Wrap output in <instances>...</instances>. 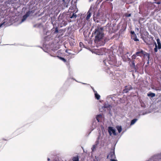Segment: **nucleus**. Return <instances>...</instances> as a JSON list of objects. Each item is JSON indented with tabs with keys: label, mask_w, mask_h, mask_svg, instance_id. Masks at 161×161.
Segmentation results:
<instances>
[{
	"label": "nucleus",
	"mask_w": 161,
	"mask_h": 161,
	"mask_svg": "<svg viewBox=\"0 0 161 161\" xmlns=\"http://www.w3.org/2000/svg\"><path fill=\"white\" fill-rule=\"evenodd\" d=\"M103 28L102 27H98L95 29L94 34L95 35V40L99 41L103 37Z\"/></svg>",
	"instance_id": "nucleus-1"
},
{
	"label": "nucleus",
	"mask_w": 161,
	"mask_h": 161,
	"mask_svg": "<svg viewBox=\"0 0 161 161\" xmlns=\"http://www.w3.org/2000/svg\"><path fill=\"white\" fill-rule=\"evenodd\" d=\"M103 62L106 65L108 66L107 64L112 65H115L117 61L114 57L112 56L109 57V58L107 60H104Z\"/></svg>",
	"instance_id": "nucleus-2"
},
{
	"label": "nucleus",
	"mask_w": 161,
	"mask_h": 161,
	"mask_svg": "<svg viewBox=\"0 0 161 161\" xmlns=\"http://www.w3.org/2000/svg\"><path fill=\"white\" fill-rule=\"evenodd\" d=\"M115 156L114 153V148L112 149L108 155L107 156V158H110L111 161H117L114 159Z\"/></svg>",
	"instance_id": "nucleus-3"
},
{
	"label": "nucleus",
	"mask_w": 161,
	"mask_h": 161,
	"mask_svg": "<svg viewBox=\"0 0 161 161\" xmlns=\"http://www.w3.org/2000/svg\"><path fill=\"white\" fill-rule=\"evenodd\" d=\"M128 61H129V64L132 69H134L136 71V70L135 65V62L134 60H131L130 58L127 57Z\"/></svg>",
	"instance_id": "nucleus-4"
},
{
	"label": "nucleus",
	"mask_w": 161,
	"mask_h": 161,
	"mask_svg": "<svg viewBox=\"0 0 161 161\" xmlns=\"http://www.w3.org/2000/svg\"><path fill=\"white\" fill-rule=\"evenodd\" d=\"M135 53L137 56H139L141 57H145L147 53L143 51L142 49H139Z\"/></svg>",
	"instance_id": "nucleus-5"
},
{
	"label": "nucleus",
	"mask_w": 161,
	"mask_h": 161,
	"mask_svg": "<svg viewBox=\"0 0 161 161\" xmlns=\"http://www.w3.org/2000/svg\"><path fill=\"white\" fill-rule=\"evenodd\" d=\"M31 13H33L32 11H29L27 12L26 14L23 17V18L21 20V22H22L25 20L27 17L29 16Z\"/></svg>",
	"instance_id": "nucleus-6"
},
{
	"label": "nucleus",
	"mask_w": 161,
	"mask_h": 161,
	"mask_svg": "<svg viewBox=\"0 0 161 161\" xmlns=\"http://www.w3.org/2000/svg\"><path fill=\"white\" fill-rule=\"evenodd\" d=\"M108 131L110 135H112V132L113 133L114 135H116L115 130L114 129H113V127H109L108 128Z\"/></svg>",
	"instance_id": "nucleus-7"
},
{
	"label": "nucleus",
	"mask_w": 161,
	"mask_h": 161,
	"mask_svg": "<svg viewBox=\"0 0 161 161\" xmlns=\"http://www.w3.org/2000/svg\"><path fill=\"white\" fill-rule=\"evenodd\" d=\"M8 22L9 21L7 22V20L6 19H4L3 22L0 24V28L8 26L9 25Z\"/></svg>",
	"instance_id": "nucleus-8"
},
{
	"label": "nucleus",
	"mask_w": 161,
	"mask_h": 161,
	"mask_svg": "<svg viewBox=\"0 0 161 161\" xmlns=\"http://www.w3.org/2000/svg\"><path fill=\"white\" fill-rule=\"evenodd\" d=\"M76 12H75V11L74 10L73 11H72L71 13H73L72 14H71V13H70L69 15V17L71 19H75L77 17V15L76 14H75V13H76Z\"/></svg>",
	"instance_id": "nucleus-9"
},
{
	"label": "nucleus",
	"mask_w": 161,
	"mask_h": 161,
	"mask_svg": "<svg viewBox=\"0 0 161 161\" xmlns=\"http://www.w3.org/2000/svg\"><path fill=\"white\" fill-rule=\"evenodd\" d=\"M132 89V87L131 86H126L125 89L123 91L124 92L127 93L129 91Z\"/></svg>",
	"instance_id": "nucleus-10"
},
{
	"label": "nucleus",
	"mask_w": 161,
	"mask_h": 161,
	"mask_svg": "<svg viewBox=\"0 0 161 161\" xmlns=\"http://www.w3.org/2000/svg\"><path fill=\"white\" fill-rule=\"evenodd\" d=\"M87 14L86 19V20H88L90 19L91 15V9H90L88 10V11L87 12Z\"/></svg>",
	"instance_id": "nucleus-11"
},
{
	"label": "nucleus",
	"mask_w": 161,
	"mask_h": 161,
	"mask_svg": "<svg viewBox=\"0 0 161 161\" xmlns=\"http://www.w3.org/2000/svg\"><path fill=\"white\" fill-rule=\"evenodd\" d=\"M157 44L158 45V48L159 49H161V43L160 41V40L159 38H158L156 40Z\"/></svg>",
	"instance_id": "nucleus-12"
},
{
	"label": "nucleus",
	"mask_w": 161,
	"mask_h": 161,
	"mask_svg": "<svg viewBox=\"0 0 161 161\" xmlns=\"http://www.w3.org/2000/svg\"><path fill=\"white\" fill-rule=\"evenodd\" d=\"M131 38L135 41H139L137 38L136 35H131Z\"/></svg>",
	"instance_id": "nucleus-13"
},
{
	"label": "nucleus",
	"mask_w": 161,
	"mask_h": 161,
	"mask_svg": "<svg viewBox=\"0 0 161 161\" xmlns=\"http://www.w3.org/2000/svg\"><path fill=\"white\" fill-rule=\"evenodd\" d=\"M147 95L148 97H153L155 96V94L154 93H152L151 92H150L148 93L147 94Z\"/></svg>",
	"instance_id": "nucleus-14"
},
{
	"label": "nucleus",
	"mask_w": 161,
	"mask_h": 161,
	"mask_svg": "<svg viewBox=\"0 0 161 161\" xmlns=\"http://www.w3.org/2000/svg\"><path fill=\"white\" fill-rule=\"evenodd\" d=\"M116 128L118 130L119 133H120L122 131V127L120 126H116Z\"/></svg>",
	"instance_id": "nucleus-15"
},
{
	"label": "nucleus",
	"mask_w": 161,
	"mask_h": 161,
	"mask_svg": "<svg viewBox=\"0 0 161 161\" xmlns=\"http://www.w3.org/2000/svg\"><path fill=\"white\" fill-rule=\"evenodd\" d=\"M73 161H79V158L78 156L74 157L72 158Z\"/></svg>",
	"instance_id": "nucleus-16"
},
{
	"label": "nucleus",
	"mask_w": 161,
	"mask_h": 161,
	"mask_svg": "<svg viewBox=\"0 0 161 161\" xmlns=\"http://www.w3.org/2000/svg\"><path fill=\"white\" fill-rule=\"evenodd\" d=\"M137 57V56L136 55V54H134L131 56V60H134L135 61V59H136V57Z\"/></svg>",
	"instance_id": "nucleus-17"
},
{
	"label": "nucleus",
	"mask_w": 161,
	"mask_h": 161,
	"mask_svg": "<svg viewBox=\"0 0 161 161\" xmlns=\"http://www.w3.org/2000/svg\"><path fill=\"white\" fill-rule=\"evenodd\" d=\"M137 119H134L132 120H131L130 123V125H132L134 124L135 122L136 121Z\"/></svg>",
	"instance_id": "nucleus-18"
},
{
	"label": "nucleus",
	"mask_w": 161,
	"mask_h": 161,
	"mask_svg": "<svg viewBox=\"0 0 161 161\" xmlns=\"http://www.w3.org/2000/svg\"><path fill=\"white\" fill-rule=\"evenodd\" d=\"M95 98L97 100H99L100 98V96L97 93H96L95 94Z\"/></svg>",
	"instance_id": "nucleus-19"
},
{
	"label": "nucleus",
	"mask_w": 161,
	"mask_h": 161,
	"mask_svg": "<svg viewBox=\"0 0 161 161\" xmlns=\"http://www.w3.org/2000/svg\"><path fill=\"white\" fill-rule=\"evenodd\" d=\"M58 57L60 59H61V60H62V61H63L64 62H66V60L64 58H63V57H59V56H58Z\"/></svg>",
	"instance_id": "nucleus-20"
},
{
	"label": "nucleus",
	"mask_w": 161,
	"mask_h": 161,
	"mask_svg": "<svg viewBox=\"0 0 161 161\" xmlns=\"http://www.w3.org/2000/svg\"><path fill=\"white\" fill-rule=\"evenodd\" d=\"M155 3L158 4H160L161 2V0H154Z\"/></svg>",
	"instance_id": "nucleus-21"
},
{
	"label": "nucleus",
	"mask_w": 161,
	"mask_h": 161,
	"mask_svg": "<svg viewBox=\"0 0 161 161\" xmlns=\"http://www.w3.org/2000/svg\"><path fill=\"white\" fill-rule=\"evenodd\" d=\"M58 28L57 27H56L55 28V31L54 32V34H57L58 33Z\"/></svg>",
	"instance_id": "nucleus-22"
},
{
	"label": "nucleus",
	"mask_w": 161,
	"mask_h": 161,
	"mask_svg": "<svg viewBox=\"0 0 161 161\" xmlns=\"http://www.w3.org/2000/svg\"><path fill=\"white\" fill-rule=\"evenodd\" d=\"M125 16L126 17H130L131 16V14H128L127 13H125Z\"/></svg>",
	"instance_id": "nucleus-23"
},
{
	"label": "nucleus",
	"mask_w": 161,
	"mask_h": 161,
	"mask_svg": "<svg viewBox=\"0 0 161 161\" xmlns=\"http://www.w3.org/2000/svg\"><path fill=\"white\" fill-rule=\"evenodd\" d=\"M102 115L100 114L97 115L96 117V119L99 122L98 118L101 117Z\"/></svg>",
	"instance_id": "nucleus-24"
},
{
	"label": "nucleus",
	"mask_w": 161,
	"mask_h": 161,
	"mask_svg": "<svg viewBox=\"0 0 161 161\" xmlns=\"http://www.w3.org/2000/svg\"><path fill=\"white\" fill-rule=\"evenodd\" d=\"M158 48L157 46V45H156L154 49V51L156 53L158 51Z\"/></svg>",
	"instance_id": "nucleus-25"
},
{
	"label": "nucleus",
	"mask_w": 161,
	"mask_h": 161,
	"mask_svg": "<svg viewBox=\"0 0 161 161\" xmlns=\"http://www.w3.org/2000/svg\"><path fill=\"white\" fill-rule=\"evenodd\" d=\"M122 59L124 61L126 62L128 61L127 58H126L124 56L122 57Z\"/></svg>",
	"instance_id": "nucleus-26"
},
{
	"label": "nucleus",
	"mask_w": 161,
	"mask_h": 161,
	"mask_svg": "<svg viewBox=\"0 0 161 161\" xmlns=\"http://www.w3.org/2000/svg\"><path fill=\"white\" fill-rule=\"evenodd\" d=\"M62 23L63 24V25H64V26H65L66 25H67V22L66 21H63L62 22Z\"/></svg>",
	"instance_id": "nucleus-27"
},
{
	"label": "nucleus",
	"mask_w": 161,
	"mask_h": 161,
	"mask_svg": "<svg viewBox=\"0 0 161 161\" xmlns=\"http://www.w3.org/2000/svg\"><path fill=\"white\" fill-rule=\"evenodd\" d=\"M96 146L95 145H93L92 148V151H93L95 149Z\"/></svg>",
	"instance_id": "nucleus-28"
},
{
	"label": "nucleus",
	"mask_w": 161,
	"mask_h": 161,
	"mask_svg": "<svg viewBox=\"0 0 161 161\" xmlns=\"http://www.w3.org/2000/svg\"><path fill=\"white\" fill-rule=\"evenodd\" d=\"M130 33L131 34V35H136L135 34V32L134 31H131L130 32Z\"/></svg>",
	"instance_id": "nucleus-29"
},
{
	"label": "nucleus",
	"mask_w": 161,
	"mask_h": 161,
	"mask_svg": "<svg viewBox=\"0 0 161 161\" xmlns=\"http://www.w3.org/2000/svg\"><path fill=\"white\" fill-rule=\"evenodd\" d=\"M83 45V43L82 42H80V47H81Z\"/></svg>",
	"instance_id": "nucleus-30"
},
{
	"label": "nucleus",
	"mask_w": 161,
	"mask_h": 161,
	"mask_svg": "<svg viewBox=\"0 0 161 161\" xmlns=\"http://www.w3.org/2000/svg\"><path fill=\"white\" fill-rule=\"evenodd\" d=\"M154 45H155V47L156 46V45H157V44H156V42H154Z\"/></svg>",
	"instance_id": "nucleus-31"
},
{
	"label": "nucleus",
	"mask_w": 161,
	"mask_h": 161,
	"mask_svg": "<svg viewBox=\"0 0 161 161\" xmlns=\"http://www.w3.org/2000/svg\"><path fill=\"white\" fill-rule=\"evenodd\" d=\"M151 38L152 39V40H153V37H151Z\"/></svg>",
	"instance_id": "nucleus-32"
},
{
	"label": "nucleus",
	"mask_w": 161,
	"mask_h": 161,
	"mask_svg": "<svg viewBox=\"0 0 161 161\" xmlns=\"http://www.w3.org/2000/svg\"><path fill=\"white\" fill-rule=\"evenodd\" d=\"M50 158H47V160H48V161H50Z\"/></svg>",
	"instance_id": "nucleus-33"
},
{
	"label": "nucleus",
	"mask_w": 161,
	"mask_h": 161,
	"mask_svg": "<svg viewBox=\"0 0 161 161\" xmlns=\"http://www.w3.org/2000/svg\"><path fill=\"white\" fill-rule=\"evenodd\" d=\"M129 53L128 52L126 53V54H129Z\"/></svg>",
	"instance_id": "nucleus-34"
},
{
	"label": "nucleus",
	"mask_w": 161,
	"mask_h": 161,
	"mask_svg": "<svg viewBox=\"0 0 161 161\" xmlns=\"http://www.w3.org/2000/svg\"><path fill=\"white\" fill-rule=\"evenodd\" d=\"M143 40L144 41V42H145L146 43H147V44H148V43H147L146 42H145V40H144V39H143Z\"/></svg>",
	"instance_id": "nucleus-35"
},
{
	"label": "nucleus",
	"mask_w": 161,
	"mask_h": 161,
	"mask_svg": "<svg viewBox=\"0 0 161 161\" xmlns=\"http://www.w3.org/2000/svg\"><path fill=\"white\" fill-rule=\"evenodd\" d=\"M147 54V55H148V54L147 53V54Z\"/></svg>",
	"instance_id": "nucleus-36"
},
{
	"label": "nucleus",
	"mask_w": 161,
	"mask_h": 161,
	"mask_svg": "<svg viewBox=\"0 0 161 161\" xmlns=\"http://www.w3.org/2000/svg\"><path fill=\"white\" fill-rule=\"evenodd\" d=\"M63 1H64V0H63Z\"/></svg>",
	"instance_id": "nucleus-37"
}]
</instances>
